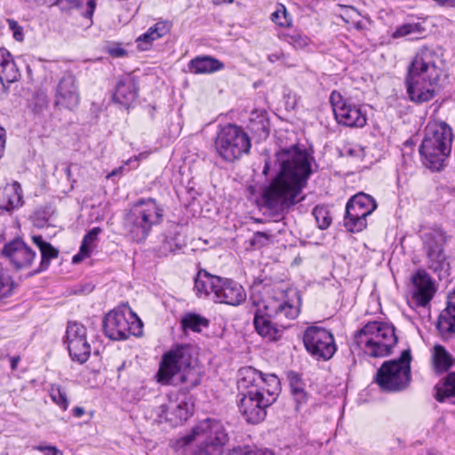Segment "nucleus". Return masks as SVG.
<instances>
[{"instance_id": "obj_40", "label": "nucleus", "mask_w": 455, "mask_h": 455, "mask_svg": "<svg viewBox=\"0 0 455 455\" xmlns=\"http://www.w3.org/2000/svg\"><path fill=\"white\" fill-rule=\"evenodd\" d=\"M423 30L419 23H406L397 27L391 36L392 38H400L413 34H421Z\"/></svg>"}, {"instance_id": "obj_7", "label": "nucleus", "mask_w": 455, "mask_h": 455, "mask_svg": "<svg viewBox=\"0 0 455 455\" xmlns=\"http://www.w3.org/2000/svg\"><path fill=\"white\" fill-rule=\"evenodd\" d=\"M193 441L196 445L191 455H222L229 436L222 421L207 418L194 427L191 433L182 437L179 443L186 447Z\"/></svg>"}, {"instance_id": "obj_39", "label": "nucleus", "mask_w": 455, "mask_h": 455, "mask_svg": "<svg viewBox=\"0 0 455 455\" xmlns=\"http://www.w3.org/2000/svg\"><path fill=\"white\" fill-rule=\"evenodd\" d=\"M100 232L101 228L95 227L86 233L80 246V254H83L84 256L91 255L92 245L98 239V235Z\"/></svg>"}, {"instance_id": "obj_9", "label": "nucleus", "mask_w": 455, "mask_h": 455, "mask_svg": "<svg viewBox=\"0 0 455 455\" xmlns=\"http://www.w3.org/2000/svg\"><path fill=\"white\" fill-rule=\"evenodd\" d=\"M419 232L427 267L440 279L447 277L450 275L451 266L444 251V246L448 242L446 231L440 226L434 225L432 227L421 226Z\"/></svg>"}, {"instance_id": "obj_25", "label": "nucleus", "mask_w": 455, "mask_h": 455, "mask_svg": "<svg viewBox=\"0 0 455 455\" xmlns=\"http://www.w3.org/2000/svg\"><path fill=\"white\" fill-rule=\"evenodd\" d=\"M139 87L133 77L126 76L120 79L113 94V100L121 106L129 108L138 97Z\"/></svg>"}, {"instance_id": "obj_44", "label": "nucleus", "mask_w": 455, "mask_h": 455, "mask_svg": "<svg viewBox=\"0 0 455 455\" xmlns=\"http://www.w3.org/2000/svg\"><path fill=\"white\" fill-rule=\"evenodd\" d=\"M287 42L295 48L302 49L309 43V38L299 33L287 35Z\"/></svg>"}, {"instance_id": "obj_23", "label": "nucleus", "mask_w": 455, "mask_h": 455, "mask_svg": "<svg viewBox=\"0 0 455 455\" xmlns=\"http://www.w3.org/2000/svg\"><path fill=\"white\" fill-rule=\"evenodd\" d=\"M359 331L392 347H395L398 340L394 325L387 323L369 322Z\"/></svg>"}, {"instance_id": "obj_51", "label": "nucleus", "mask_w": 455, "mask_h": 455, "mask_svg": "<svg viewBox=\"0 0 455 455\" xmlns=\"http://www.w3.org/2000/svg\"><path fill=\"white\" fill-rule=\"evenodd\" d=\"M342 10V13H340L341 19L345 22H349L350 20H353L354 15H359L356 9L352 6H340Z\"/></svg>"}, {"instance_id": "obj_33", "label": "nucleus", "mask_w": 455, "mask_h": 455, "mask_svg": "<svg viewBox=\"0 0 455 455\" xmlns=\"http://www.w3.org/2000/svg\"><path fill=\"white\" fill-rule=\"evenodd\" d=\"M18 284L10 275L8 269L0 266V307L7 304L9 299L13 296Z\"/></svg>"}, {"instance_id": "obj_45", "label": "nucleus", "mask_w": 455, "mask_h": 455, "mask_svg": "<svg viewBox=\"0 0 455 455\" xmlns=\"http://www.w3.org/2000/svg\"><path fill=\"white\" fill-rule=\"evenodd\" d=\"M270 235L265 232H255L251 239V244L254 247L261 248L267 243Z\"/></svg>"}, {"instance_id": "obj_57", "label": "nucleus", "mask_w": 455, "mask_h": 455, "mask_svg": "<svg viewBox=\"0 0 455 455\" xmlns=\"http://www.w3.org/2000/svg\"><path fill=\"white\" fill-rule=\"evenodd\" d=\"M84 414V409L79 406H76L73 409V415L76 418H80Z\"/></svg>"}, {"instance_id": "obj_56", "label": "nucleus", "mask_w": 455, "mask_h": 455, "mask_svg": "<svg viewBox=\"0 0 455 455\" xmlns=\"http://www.w3.org/2000/svg\"><path fill=\"white\" fill-rule=\"evenodd\" d=\"M9 84L4 77L0 76V94L5 93L8 91Z\"/></svg>"}, {"instance_id": "obj_27", "label": "nucleus", "mask_w": 455, "mask_h": 455, "mask_svg": "<svg viewBox=\"0 0 455 455\" xmlns=\"http://www.w3.org/2000/svg\"><path fill=\"white\" fill-rule=\"evenodd\" d=\"M172 28L169 20H160L150 27L145 33L140 35L137 40V47L140 51H148L154 41L167 35Z\"/></svg>"}, {"instance_id": "obj_19", "label": "nucleus", "mask_w": 455, "mask_h": 455, "mask_svg": "<svg viewBox=\"0 0 455 455\" xmlns=\"http://www.w3.org/2000/svg\"><path fill=\"white\" fill-rule=\"evenodd\" d=\"M1 254L16 270L31 267L36 253L20 237H16L6 243L1 250Z\"/></svg>"}, {"instance_id": "obj_2", "label": "nucleus", "mask_w": 455, "mask_h": 455, "mask_svg": "<svg viewBox=\"0 0 455 455\" xmlns=\"http://www.w3.org/2000/svg\"><path fill=\"white\" fill-rule=\"evenodd\" d=\"M279 171L262 193L267 208L283 212L296 204L298 196L312 174L311 157L297 145L275 152Z\"/></svg>"}, {"instance_id": "obj_8", "label": "nucleus", "mask_w": 455, "mask_h": 455, "mask_svg": "<svg viewBox=\"0 0 455 455\" xmlns=\"http://www.w3.org/2000/svg\"><path fill=\"white\" fill-rule=\"evenodd\" d=\"M164 210L153 198L136 201L126 212L124 228L135 243L144 242L154 227L163 221Z\"/></svg>"}, {"instance_id": "obj_42", "label": "nucleus", "mask_w": 455, "mask_h": 455, "mask_svg": "<svg viewBox=\"0 0 455 455\" xmlns=\"http://www.w3.org/2000/svg\"><path fill=\"white\" fill-rule=\"evenodd\" d=\"M271 20L280 27H289L291 22L283 4H279L277 9L272 13Z\"/></svg>"}, {"instance_id": "obj_14", "label": "nucleus", "mask_w": 455, "mask_h": 455, "mask_svg": "<svg viewBox=\"0 0 455 455\" xmlns=\"http://www.w3.org/2000/svg\"><path fill=\"white\" fill-rule=\"evenodd\" d=\"M375 199L368 194L358 193L353 196L346 204L344 227L348 232L357 233L367 226L366 218L377 208Z\"/></svg>"}, {"instance_id": "obj_29", "label": "nucleus", "mask_w": 455, "mask_h": 455, "mask_svg": "<svg viewBox=\"0 0 455 455\" xmlns=\"http://www.w3.org/2000/svg\"><path fill=\"white\" fill-rule=\"evenodd\" d=\"M0 76L8 84L16 82L20 76L12 55L3 47H0Z\"/></svg>"}, {"instance_id": "obj_28", "label": "nucleus", "mask_w": 455, "mask_h": 455, "mask_svg": "<svg viewBox=\"0 0 455 455\" xmlns=\"http://www.w3.org/2000/svg\"><path fill=\"white\" fill-rule=\"evenodd\" d=\"M188 68L194 74H210L224 68V64L211 56H197L188 63Z\"/></svg>"}, {"instance_id": "obj_35", "label": "nucleus", "mask_w": 455, "mask_h": 455, "mask_svg": "<svg viewBox=\"0 0 455 455\" xmlns=\"http://www.w3.org/2000/svg\"><path fill=\"white\" fill-rule=\"evenodd\" d=\"M185 245L184 240L181 238L178 231L169 232L164 236L158 248V252L162 256H167L180 250Z\"/></svg>"}, {"instance_id": "obj_64", "label": "nucleus", "mask_w": 455, "mask_h": 455, "mask_svg": "<svg viewBox=\"0 0 455 455\" xmlns=\"http://www.w3.org/2000/svg\"><path fill=\"white\" fill-rule=\"evenodd\" d=\"M355 28L357 29V30H361L363 29V23L362 21H357L355 23Z\"/></svg>"}, {"instance_id": "obj_34", "label": "nucleus", "mask_w": 455, "mask_h": 455, "mask_svg": "<svg viewBox=\"0 0 455 455\" xmlns=\"http://www.w3.org/2000/svg\"><path fill=\"white\" fill-rule=\"evenodd\" d=\"M161 408L165 419L173 422L175 425L182 424L189 417L187 403L162 405Z\"/></svg>"}, {"instance_id": "obj_48", "label": "nucleus", "mask_w": 455, "mask_h": 455, "mask_svg": "<svg viewBox=\"0 0 455 455\" xmlns=\"http://www.w3.org/2000/svg\"><path fill=\"white\" fill-rule=\"evenodd\" d=\"M304 449L299 445H285L281 448L278 455H305Z\"/></svg>"}, {"instance_id": "obj_24", "label": "nucleus", "mask_w": 455, "mask_h": 455, "mask_svg": "<svg viewBox=\"0 0 455 455\" xmlns=\"http://www.w3.org/2000/svg\"><path fill=\"white\" fill-rule=\"evenodd\" d=\"M436 328L445 339L455 334V289L447 297L446 307L439 315Z\"/></svg>"}, {"instance_id": "obj_10", "label": "nucleus", "mask_w": 455, "mask_h": 455, "mask_svg": "<svg viewBox=\"0 0 455 455\" xmlns=\"http://www.w3.org/2000/svg\"><path fill=\"white\" fill-rule=\"evenodd\" d=\"M411 362L410 349L403 350L397 359L385 361L377 371L375 382L382 391L404 390L411 382Z\"/></svg>"}, {"instance_id": "obj_59", "label": "nucleus", "mask_w": 455, "mask_h": 455, "mask_svg": "<svg viewBox=\"0 0 455 455\" xmlns=\"http://www.w3.org/2000/svg\"><path fill=\"white\" fill-rule=\"evenodd\" d=\"M111 54L115 57H122L125 55V50L123 48H116L111 51Z\"/></svg>"}, {"instance_id": "obj_36", "label": "nucleus", "mask_w": 455, "mask_h": 455, "mask_svg": "<svg viewBox=\"0 0 455 455\" xmlns=\"http://www.w3.org/2000/svg\"><path fill=\"white\" fill-rule=\"evenodd\" d=\"M180 324L185 331L200 332L204 328L209 326L210 321L199 314L187 313L181 318Z\"/></svg>"}, {"instance_id": "obj_61", "label": "nucleus", "mask_w": 455, "mask_h": 455, "mask_svg": "<svg viewBox=\"0 0 455 455\" xmlns=\"http://www.w3.org/2000/svg\"><path fill=\"white\" fill-rule=\"evenodd\" d=\"M86 256H84L83 254H80V252L73 257V262L77 263L80 262Z\"/></svg>"}, {"instance_id": "obj_41", "label": "nucleus", "mask_w": 455, "mask_h": 455, "mask_svg": "<svg viewBox=\"0 0 455 455\" xmlns=\"http://www.w3.org/2000/svg\"><path fill=\"white\" fill-rule=\"evenodd\" d=\"M313 215L318 224V228L322 230L329 228L331 222V218L329 211L323 206H315L313 210Z\"/></svg>"}, {"instance_id": "obj_3", "label": "nucleus", "mask_w": 455, "mask_h": 455, "mask_svg": "<svg viewBox=\"0 0 455 455\" xmlns=\"http://www.w3.org/2000/svg\"><path fill=\"white\" fill-rule=\"evenodd\" d=\"M438 54L428 47L420 48L408 67L405 84L410 100L421 104L431 100L435 95V85L442 75L437 65Z\"/></svg>"}, {"instance_id": "obj_5", "label": "nucleus", "mask_w": 455, "mask_h": 455, "mask_svg": "<svg viewBox=\"0 0 455 455\" xmlns=\"http://www.w3.org/2000/svg\"><path fill=\"white\" fill-rule=\"evenodd\" d=\"M158 381L169 385H183L189 391L201 383L202 374L198 368L192 366L186 349L179 347L165 353L157 372Z\"/></svg>"}, {"instance_id": "obj_31", "label": "nucleus", "mask_w": 455, "mask_h": 455, "mask_svg": "<svg viewBox=\"0 0 455 455\" xmlns=\"http://www.w3.org/2000/svg\"><path fill=\"white\" fill-rule=\"evenodd\" d=\"M28 106L35 116L44 118L50 114V100L47 92L41 88L34 91Z\"/></svg>"}, {"instance_id": "obj_47", "label": "nucleus", "mask_w": 455, "mask_h": 455, "mask_svg": "<svg viewBox=\"0 0 455 455\" xmlns=\"http://www.w3.org/2000/svg\"><path fill=\"white\" fill-rule=\"evenodd\" d=\"M8 26L10 30L13 34V37L16 41L21 42L24 39L23 28L19 23L14 20H8Z\"/></svg>"}, {"instance_id": "obj_54", "label": "nucleus", "mask_w": 455, "mask_h": 455, "mask_svg": "<svg viewBox=\"0 0 455 455\" xmlns=\"http://www.w3.org/2000/svg\"><path fill=\"white\" fill-rule=\"evenodd\" d=\"M32 241L37 246L39 251H41L42 249H44V247H46V245H48L50 243L46 242L45 240H44L42 235H33Z\"/></svg>"}, {"instance_id": "obj_21", "label": "nucleus", "mask_w": 455, "mask_h": 455, "mask_svg": "<svg viewBox=\"0 0 455 455\" xmlns=\"http://www.w3.org/2000/svg\"><path fill=\"white\" fill-rule=\"evenodd\" d=\"M435 292V283L424 269H419L411 276L412 299L418 306L426 307Z\"/></svg>"}, {"instance_id": "obj_58", "label": "nucleus", "mask_w": 455, "mask_h": 455, "mask_svg": "<svg viewBox=\"0 0 455 455\" xmlns=\"http://www.w3.org/2000/svg\"><path fill=\"white\" fill-rule=\"evenodd\" d=\"M270 170H271L270 161L265 160V164H264V168L262 170V174L267 177L269 174Z\"/></svg>"}, {"instance_id": "obj_50", "label": "nucleus", "mask_w": 455, "mask_h": 455, "mask_svg": "<svg viewBox=\"0 0 455 455\" xmlns=\"http://www.w3.org/2000/svg\"><path fill=\"white\" fill-rule=\"evenodd\" d=\"M346 155L354 158L363 159L364 157V149L359 145L351 146L346 149Z\"/></svg>"}, {"instance_id": "obj_6", "label": "nucleus", "mask_w": 455, "mask_h": 455, "mask_svg": "<svg viewBox=\"0 0 455 455\" xmlns=\"http://www.w3.org/2000/svg\"><path fill=\"white\" fill-rule=\"evenodd\" d=\"M194 291L196 296L209 298L212 300L236 307L246 299L244 288L233 279L210 274L207 270H198L194 280Z\"/></svg>"}, {"instance_id": "obj_46", "label": "nucleus", "mask_w": 455, "mask_h": 455, "mask_svg": "<svg viewBox=\"0 0 455 455\" xmlns=\"http://www.w3.org/2000/svg\"><path fill=\"white\" fill-rule=\"evenodd\" d=\"M288 379L290 382L291 394L296 392L297 389L304 388V384L302 383L301 377L299 373L295 371H291L288 374Z\"/></svg>"}, {"instance_id": "obj_32", "label": "nucleus", "mask_w": 455, "mask_h": 455, "mask_svg": "<svg viewBox=\"0 0 455 455\" xmlns=\"http://www.w3.org/2000/svg\"><path fill=\"white\" fill-rule=\"evenodd\" d=\"M433 365L438 373L448 371L453 365L455 359L442 345H435L432 352Z\"/></svg>"}, {"instance_id": "obj_22", "label": "nucleus", "mask_w": 455, "mask_h": 455, "mask_svg": "<svg viewBox=\"0 0 455 455\" xmlns=\"http://www.w3.org/2000/svg\"><path fill=\"white\" fill-rule=\"evenodd\" d=\"M352 346L358 348L365 355L372 358L388 356L393 350L392 346L380 342L370 336L363 335L361 331H356L354 335Z\"/></svg>"}, {"instance_id": "obj_53", "label": "nucleus", "mask_w": 455, "mask_h": 455, "mask_svg": "<svg viewBox=\"0 0 455 455\" xmlns=\"http://www.w3.org/2000/svg\"><path fill=\"white\" fill-rule=\"evenodd\" d=\"M243 455H275V453L268 449H251L244 451Z\"/></svg>"}, {"instance_id": "obj_62", "label": "nucleus", "mask_w": 455, "mask_h": 455, "mask_svg": "<svg viewBox=\"0 0 455 455\" xmlns=\"http://www.w3.org/2000/svg\"><path fill=\"white\" fill-rule=\"evenodd\" d=\"M279 55L277 53H273V54H270L268 56V60L271 61V62H275L277 60H279Z\"/></svg>"}, {"instance_id": "obj_20", "label": "nucleus", "mask_w": 455, "mask_h": 455, "mask_svg": "<svg viewBox=\"0 0 455 455\" xmlns=\"http://www.w3.org/2000/svg\"><path fill=\"white\" fill-rule=\"evenodd\" d=\"M268 375H264L252 367L240 369L237 381L239 396H255L266 393L268 387Z\"/></svg>"}, {"instance_id": "obj_38", "label": "nucleus", "mask_w": 455, "mask_h": 455, "mask_svg": "<svg viewBox=\"0 0 455 455\" xmlns=\"http://www.w3.org/2000/svg\"><path fill=\"white\" fill-rule=\"evenodd\" d=\"M70 6L76 8L80 11L81 14L84 17L92 20L95 7L96 0H66Z\"/></svg>"}, {"instance_id": "obj_63", "label": "nucleus", "mask_w": 455, "mask_h": 455, "mask_svg": "<svg viewBox=\"0 0 455 455\" xmlns=\"http://www.w3.org/2000/svg\"><path fill=\"white\" fill-rule=\"evenodd\" d=\"M234 0H213V4H225V3H228V4H231L233 3Z\"/></svg>"}, {"instance_id": "obj_55", "label": "nucleus", "mask_w": 455, "mask_h": 455, "mask_svg": "<svg viewBox=\"0 0 455 455\" xmlns=\"http://www.w3.org/2000/svg\"><path fill=\"white\" fill-rule=\"evenodd\" d=\"M5 148V131L0 127V158L4 156Z\"/></svg>"}, {"instance_id": "obj_12", "label": "nucleus", "mask_w": 455, "mask_h": 455, "mask_svg": "<svg viewBox=\"0 0 455 455\" xmlns=\"http://www.w3.org/2000/svg\"><path fill=\"white\" fill-rule=\"evenodd\" d=\"M142 322L129 307H121L108 312L103 319L104 334L112 340H124L131 335L142 333Z\"/></svg>"}, {"instance_id": "obj_26", "label": "nucleus", "mask_w": 455, "mask_h": 455, "mask_svg": "<svg viewBox=\"0 0 455 455\" xmlns=\"http://www.w3.org/2000/svg\"><path fill=\"white\" fill-rule=\"evenodd\" d=\"M23 204V190L18 181L0 188V209L11 212L22 206Z\"/></svg>"}, {"instance_id": "obj_30", "label": "nucleus", "mask_w": 455, "mask_h": 455, "mask_svg": "<svg viewBox=\"0 0 455 455\" xmlns=\"http://www.w3.org/2000/svg\"><path fill=\"white\" fill-rule=\"evenodd\" d=\"M435 398L440 403L455 405V372L449 373L435 386Z\"/></svg>"}, {"instance_id": "obj_37", "label": "nucleus", "mask_w": 455, "mask_h": 455, "mask_svg": "<svg viewBox=\"0 0 455 455\" xmlns=\"http://www.w3.org/2000/svg\"><path fill=\"white\" fill-rule=\"evenodd\" d=\"M41 260L39 263V267L34 271L35 274L41 273L46 270L51 263L52 259H56L59 256V250L53 247L51 243L46 245L44 249L40 251Z\"/></svg>"}, {"instance_id": "obj_17", "label": "nucleus", "mask_w": 455, "mask_h": 455, "mask_svg": "<svg viewBox=\"0 0 455 455\" xmlns=\"http://www.w3.org/2000/svg\"><path fill=\"white\" fill-rule=\"evenodd\" d=\"M64 344L73 361L85 363L91 355V345L87 340V330L78 322H68Z\"/></svg>"}, {"instance_id": "obj_4", "label": "nucleus", "mask_w": 455, "mask_h": 455, "mask_svg": "<svg viewBox=\"0 0 455 455\" xmlns=\"http://www.w3.org/2000/svg\"><path fill=\"white\" fill-rule=\"evenodd\" d=\"M419 151L424 165L432 172H440L446 165L453 141L451 127L445 122L428 124Z\"/></svg>"}, {"instance_id": "obj_15", "label": "nucleus", "mask_w": 455, "mask_h": 455, "mask_svg": "<svg viewBox=\"0 0 455 455\" xmlns=\"http://www.w3.org/2000/svg\"><path fill=\"white\" fill-rule=\"evenodd\" d=\"M303 343L307 351L316 360L327 361L337 350L332 333L322 327L307 328L303 335Z\"/></svg>"}, {"instance_id": "obj_13", "label": "nucleus", "mask_w": 455, "mask_h": 455, "mask_svg": "<svg viewBox=\"0 0 455 455\" xmlns=\"http://www.w3.org/2000/svg\"><path fill=\"white\" fill-rule=\"evenodd\" d=\"M268 387L266 393L259 395L241 396L239 401V411L251 424H257L262 421L267 414L266 409L275 402L281 391L280 379L275 374L268 375Z\"/></svg>"}, {"instance_id": "obj_60", "label": "nucleus", "mask_w": 455, "mask_h": 455, "mask_svg": "<svg viewBox=\"0 0 455 455\" xmlns=\"http://www.w3.org/2000/svg\"><path fill=\"white\" fill-rule=\"evenodd\" d=\"M20 362V357L19 356H13L11 358V368L12 370H15L18 363Z\"/></svg>"}, {"instance_id": "obj_49", "label": "nucleus", "mask_w": 455, "mask_h": 455, "mask_svg": "<svg viewBox=\"0 0 455 455\" xmlns=\"http://www.w3.org/2000/svg\"><path fill=\"white\" fill-rule=\"evenodd\" d=\"M34 450L43 452L44 455H61L62 451L54 445H36Z\"/></svg>"}, {"instance_id": "obj_43", "label": "nucleus", "mask_w": 455, "mask_h": 455, "mask_svg": "<svg viewBox=\"0 0 455 455\" xmlns=\"http://www.w3.org/2000/svg\"><path fill=\"white\" fill-rule=\"evenodd\" d=\"M52 401L60 406L63 411L68 407V400L66 393L60 387L52 388L51 392Z\"/></svg>"}, {"instance_id": "obj_16", "label": "nucleus", "mask_w": 455, "mask_h": 455, "mask_svg": "<svg viewBox=\"0 0 455 455\" xmlns=\"http://www.w3.org/2000/svg\"><path fill=\"white\" fill-rule=\"evenodd\" d=\"M330 103L332 107L335 119L339 124L347 127L362 128L366 124V115L362 112L361 108L344 99L337 91L330 95Z\"/></svg>"}, {"instance_id": "obj_18", "label": "nucleus", "mask_w": 455, "mask_h": 455, "mask_svg": "<svg viewBox=\"0 0 455 455\" xmlns=\"http://www.w3.org/2000/svg\"><path fill=\"white\" fill-rule=\"evenodd\" d=\"M80 103V93L76 76L65 73L55 88L54 106L60 108L75 110Z\"/></svg>"}, {"instance_id": "obj_11", "label": "nucleus", "mask_w": 455, "mask_h": 455, "mask_svg": "<svg viewBox=\"0 0 455 455\" xmlns=\"http://www.w3.org/2000/svg\"><path fill=\"white\" fill-rule=\"evenodd\" d=\"M218 155L226 162H235L247 155L251 148V139L242 127L228 124L220 127L214 140Z\"/></svg>"}, {"instance_id": "obj_52", "label": "nucleus", "mask_w": 455, "mask_h": 455, "mask_svg": "<svg viewBox=\"0 0 455 455\" xmlns=\"http://www.w3.org/2000/svg\"><path fill=\"white\" fill-rule=\"evenodd\" d=\"M294 400L296 402V409L299 410V406L306 403L307 401V393L304 388L297 389L296 392L292 393Z\"/></svg>"}, {"instance_id": "obj_1", "label": "nucleus", "mask_w": 455, "mask_h": 455, "mask_svg": "<svg viewBox=\"0 0 455 455\" xmlns=\"http://www.w3.org/2000/svg\"><path fill=\"white\" fill-rule=\"evenodd\" d=\"M249 302L255 307L256 332L268 341H276L290 326V321L299 316L302 299L298 290H275L259 283L252 285Z\"/></svg>"}]
</instances>
